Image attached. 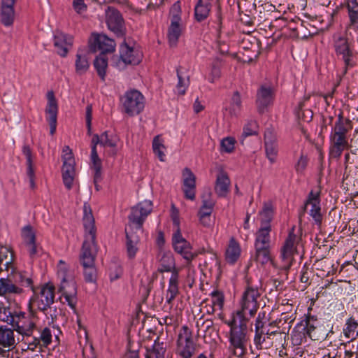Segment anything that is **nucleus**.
<instances>
[{
	"instance_id": "64",
	"label": "nucleus",
	"mask_w": 358,
	"mask_h": 358,
	"mask_svg": "<svg viewBox=\"0 0 358 358\" xmlns=\"http://www.w3.org/2000/svg\"><path fill=\"white\" fill-rule=\"evenodd\" d=\"M39 310L45 315L48 320H50L52 323L56 321L57 317L60 312V310H58L57 308L52 305L48 306L43 309H41Z\"/></svg>"
},
{
	"instance_id": "44",
	"label": "nucleus",
	"mask_w": 358,
	"mask_h": 358,
	"mask_svg": "<svg viewBox=\"0 0 358 358\" xmlns=\"http://www.w3.org/2000/svg\"><path fill=\"white\" fill-rule=\"evenodd\" d=\"M76 71L78 74L85 73L90 67L87 55L83 50H78L75 62Z\"/></svg>"
},
{
	"instance_id": "5",
	"label": "nucleus",
	"mask_w": 358,
	"mask_h": 358,
	"mask_svg": "<svg viewBox=\"0 0 358 358\" xmlns=\"http://www.w3.org/2000/svg\"><path fill=\"white\" fill-rule=\"evenodd\" d=\"M260 295L258 287L248 282L240 301L241 309L233 315L249 319L254 317L259 306L257 299Z\"/></svg>"
},
{
	"instance_id": "39",
	"label": "nucleus",
	"mask_w": 358,
	"mask_h": 358,
	"mask_svg": "<svg viewBox=\"0 0 358 358\" xmlns=\"http://www.w3.org/2000/svg\"><path fill=\"white\" fill-rule=\"evenodd\" d=\"M271 227L260 225L255 234V246H270Z\"/></svg>"
},
{
	"instance_id": "3",
	"label": "nucleus",
	"mask_w": 358,
	"mask_h": 358,
	"mask_svg": "<svg viewBox=\"0 0 358 358\" xmlns=\"http://www.w3.org/2000/svg\"><path fill=\"white\" fill-rule=\"evenodd\" d=\"M331 43L336 57L344 64L343 73L345 74L349 69L357 66V52L346 34H334Z\"/></svg>"
},
{
	"instance_id": "61",
	"label": "nucleus",
	"mask_w": 358,
	"mask_h": 358,
	"mask_svg": "<svg viewBox=\"0 0 358 358\" xmlns=\"http://www.w3.org/2000/svg\"><path fill=\"white\" fill-rule=\"evenodd\" d=\"M92 162V169L94 171V183L96 185L101 182V161L99 158L91 159Z\"/></svg>"
},
{
	"instance_id": "49",
	"label": "nucleus",
	"mask_w": 358,
	"mask_h": 358,
	"mask_svg": "<svg viewBox=\"0 0 358 358\" xmlns=\"http://www.w3.org/2000/svg\"><path fill=\"white\" fill-rule=\"evenodd\" d=\"M177 77L178 82L176 85V93L178 95H184L189 85V80L188 76H185L181 71V68L178 67L176 69Z\"/></svg>"
},
{
	"instance_id": "24",
	"label": "nucleus",
	"mask_w": 358,
	"mask_h": 358,
	"mask_svg": "<svg viewBox=\"0 0 358 358\" xmlns=\"http://www.w3.org/2000/svg\"><path fill=\"white\" fill-rule=\"evenodd\" d=\"M73 38L71 36L62 31H56L54 35V46L61 57H66L73 45Z\"/></svg>"
},
{
	"instance_id": "7",
	"label": "nucleus",
	"mask_w": 358,
	"mask_h": 358,
	"mask_svg": "<svg viewBox=\"0 0 358 358\" xmlns=\"http://www.w3.org/2000/svg\"><path fill=\"white\" fill-rule=\"evenodd\" d=\"M120 101L123 111L129 116L138 115L145 107V98L136 90L127 91L121 97Z\"/></svg>"
},
{
	"instance_id": "62",
	"label": "nucleus",
	"mask_w": 358,
	"mask_h": 358,
	"mask_svg": "<svg viewBox=\"0 0 358 358\" xmlns=\"http://www.w3.org/2000/svg\"><path fill=\"white\" fill-rule=\"evenodd\" d=\"M212 298V303L215 307H217L219 310H222L224 302V296L222 292L219 290H214L210 294Z\"/></svg>"
},
{
	"instance_id": "4",
	"label": "nucleus",
	"mask_w": 358,
	"mask_h": 358,
	"mask_svg": "<svg viewBox=\"0 0 358 358\" xmlns=\"http://www.w3.org/2000/svg\"><path fill=\"white\" fill-rule=\"evenodd\" d=\"M57 268V275L60 279L58 290L62 294L60 299L62 303L66 302L72 309L75 310L77 303V286L73 275L62 260L59 262Z\"/></svg>"
},
{
	"instance_id": "6",
	"label": "nucleus",
	"mask_w": 358,
	"mask_h": 358,
	"mask_svg": "<svg viewBox=\"0 0 358 358\" xmlns=\"http://www.w3.org/2000/svg\"><path fill=\"white\" fill-rule=\"evenodd\" d=\"M10 324L14 330L23 336V340L27 344L34 331H38L35 318L32 315L22 311H15L13 322Z\"/></svg>"
},
{
	"instance_id": "29",
	"label": "nucleus",
	"mask_w": 358,
	"mask_h": 358,
	"mask_svg": "<svg viewBox=\"0 0 358 358\" xmlns=\"http://www.w3.org/2000/svg\"><path fill=\"white\" fill-rule=\"evenodd\" d=\"M126 233V250L127 255L129 259H134L138 251V245L140 243V238L137 234L131 231H127L125 229Z\"/></svg>"
},
{
	"instance_id": "8",
	"label": "nucleus",
	"mask_w": 358,
	"mask_h": 358,
	"mask_svg": "<svg viewBox=\"0 0 358 358\" xmlns=\"http://www.w3.org/2000/svg\"><path fill=\"white\" fill-rule=\"evenodd\" d=\"M294 231V227H292L280 250L281 264L280 268L282 270L288 271L292 266L294 255L296 252V245L301 240V238Z\"/></svg>"
},
{
	"instance_id": "58",
	"label": "nucleus",
	"mask_w": 358,
	"mask_h": 358,
	"mask_svg": "<svg viewBox=\"0 0 358 358\" xmlns=\"http://www.w3.org/2000/svg\"><path fill=\"white\" fill-rule=\"evenodd\" d=\"M221 62L218 59L215 60L211 66V71L208 76V80L213 83L221 76Z\"/></svg>"
},
{
	"instance_id": "35",
	"label": "nucleus",
	"mask_w": 358,
	"mask_h": 358,
	"mask_svg": "<svg viewBox=\"0 0 358 358\" xmlns=\"http://www.w3.org/2000/svg\"><path fill=\"white\" fill-rule=\"evenodd\" d=\"M230 180L224 172H220L216 178L215 192L220 197H224L229 192Z\"/></svg>"
},
{
	"instance_id": "53",
	"label": "nucleus",
	"mask_w": 358,
	"mask_h": 358,
	"mask_svg": "<svg viewBox=\"0 0 358 358\" xmlns=\"http://www.w3.org/2000/svg\"><path fill=\"white\" fill-rule=\"evenodd\" d=\"M261 225L271 227L270 222L273 216V210L271 204H265L260 213Z\"/></svg>"
},
{
	"instance_id": "56",
	"label": "nucleus",
	"mask_w": 358,
	"mask_h": 358,
	"mask_svg": "<svg viewBox=\"0 0 358 358\" xmlns=\"http://www.w3.org/2000/svg\"><path fill=\"white\" fill-rule=\"evenodd\" d=\"M301 327L296 325L292 333L291 338L294 345H301L302 341L308 336Z\"/></svg>"
},
{
	"instance_id": "23",
	"label": "nucleus",
	"mask_w": 358,
	"mask_h": 358,
	"mask_svg": "<svg viewBox=\"0 0 358 358\" xmlns=\"http://www.w3.org/2000/svg\"><path fill=\"white\" fill-rule=\"evenodd\" d=\"M182 191L187 199L194 201L196 194V176L187 167L182 171Z\"/></svg>"
},
{
	"instance_id": "51",
	"label": "nucleus",
	"mask_w": 358,
	"mask_h": 358,
	"mask_svg": "<svg viewBox=\"0 0 358 358\" xmlns=\"http://www.w3.org/2000/svg\"><path fill=\"white\" fill-rule=\"evenodd\" d=\"M316 322L317 319L315 316L308 315L305 320L301 321V322L297 325L302 326V329H303V331L308 335V336L312 338V333L315 329Z\"/></svg>"
},
{
	"instance_id": "42",
	"label": "nucleus",
	"mask_w": 358,
	"mask_h": 358,
	"mask_svg": "<svg viewBox=\"0 0 358 358\" xmlns=\"http://www.w3.org/2000/svg\"><path fill=\"white\" fill-rule=\"evenodd\" d=\"M178 271L176 268V263L173 256L171 253H164L160 259V266L158 268L159 273L173 272Z\"/></svg>"
},
{
	"instance_id": "10",
	"label": "nucleus",
	"mask_w": 358,
	"mask_h": 358,
	"mask_svg": "<svg viewBox=\"0 0 358 358\" xmlns=\"http://www.w3.org/2000/svg\"><path fill=\"white\" fill-rule=\"evenodd\" d=\"M97 252L96 233H85V240L80 253L81 265H94Z\"/></svg>"
},
{
	"instance_id": "15",
	"label": "nucleus",
	"mask_w": 358,
	"mask_h": 358,
	"mask_svg": "<svg viewBox=\"0 0 358 358\" xmlns=\"http://www.w3.org/2000/svg\"><path fill=\"white\" fill-rule=\"evenodd\" d=\"M152 210V201L145 200L131 208V213L129 215V220L131 223L135 224L136 229H141L145 218Z\"/></svg>"
},
{
	"instance_id": "45",
	"label": "nucleus",
	"mask_w": 358,
	"mask_h": 358,
	"mask_svg": "<svg viewBox=\"0 0 358 358\" xmlns=\"http://www.w3.org/2000/svg\"><path fill=\"white\" fill-rule=\"evenodd\" d=\"M255 260L264 265L271 262L273 265L274 263L272 261L270 246H255Z\"/></svg>"
},
{
	"instance_id": "55",
	"label": "nucleus",
	"mask_w": 358,
	"mask_h": 358,
	"mask_svg": "<svg viewBox=\"0 0 358 358\" xmlns=\"http://www.w3.org/2000/svg\"><path fill=\"white\" fill-rule=\"evenodd\" d=\"M241 108V99L240 94L236 91L231 98V106L229 108V113L231 115H237Z\"/></svg>"
},
{
	"instance_id": "34",
	"label": "nucleus",
	"mask_w": 358,
	"mask_h": 358,
	"mask_svg": "<svg viewBox=\"0 0 358 358\" xmlns=\"http://www.w3.org/2000/svg\"><path fill=\"white\" fill-rule=\"evenodd\" d=\"M241 252V249L240 244L234 237H231L225 252L226 261L229 264H234L240 257Z\"/></svg>"
},
{
	"instance_id": "25",
	"label": "nucleus",
	"mask_w": 358,
	"mask_h": 358,
	"mask_svg": "<svg viewBox=\"0 0 358 358\" xmlns=\"http://www.w3.org/2000/svg\"><path fill=\"white\" fill-rule=\"evenodd\" d=\"M274 92L271 87L262 85L257 93V106L260 113L273 103Z\"/></svg>"
},
{
	"instance_id": "37",
	"label": "nucleus",
	"mask_w": 358,
	"mask_h": 358,
	"mask_svg": "<svg viewBox=\"0 0 358 358\" xmlns=\"http://www.w3.org/2000/svg\"><path fill=\"white\" fill-rule=\"evenodd\" d=\"M15 285L20 287L29 288L32 292H35V287L31 276L26 272H14L11 275Z\"/></svg>"
},
{
	"instance_id": "18",
	"label": "nucleus",
	"mask_w": 358,
	"mask_h": 358,
	"mask_svg": "<svg viewBox=\"0 0 358 358\" xmlns=\"http://www.w3.org/2000/svg\"><path fill=\"white\" fill-rule=\"evenodd\" d=\"M47 106L45 110L46 120L50 125V133L53 135L56 131L57 123L58 103L53 91L47 93Z\"/></svg>"
},
{
	"instance_id": "27",
	"label": "nucleus",
	"mask_w": 358,
	"mask_h": 358,
	"mask_svg": "<svg viewBox=\"0 0 358 358\" xmlns=\"http://www.w3.org/2000/svg\"><path fill=\"white\" fill-rule=\"evenodd\" d=\"M168 346L166 338L158 336L151 348H146L145 358H164Z\"/></svg>"
},
{
	"instance_id": "19",
	"label": "nucleus",
	"mask_w": 358,
	"mask_h": 358,
	"mask_svg": "<svg viewBox=\"0 0 358 358\" xmlns=\"http://www.w3.org/2000/svg\"><path fill=\"white\" fill-rule=\"evenodd\" d=\"M120 57L125 64L136 65L141 61V53L124 38L120 47Z\"/></svg>"
},
{
	"instance_id": "54",
	"label": "nucleus",
	"mask_w": 358,
	"mask_h": 358,
	"mask_svg": "<svg viewBox=\"0 0 358 358\" xmlns=\"http://www.w3.org/2000/svg\"><path fill=\"white\" fill-rule=\"evenodd\" d=\"M152 149L155 154L159 157V160L163 162L164 161L165 155L164 153V150L165 147L163 144L162 139L160 138L159 136H157L154 138L152 141Z\"/></svg>"
},
{
	"instance_id": "57",
	"label": "nucleus",
	"mask_w": 358,
	"mask_h": 358,
	"mask_svg": "<svg viewBox=\"0 0 358 358\" xmlns=\"http://www.w3.org/2000/svg\"><path fill=\"white\" fill-rule=\"evenodd\" d=\"M10 252L7 248H3L0 250V271L7 270L13 261L12 255L10 254L9 257L8 255Z\"/></svg>"
},
{
	"instance_id": "20",
	"label": "nucleus",
	"mask_w": 358,
	"mask_h": 358,
	"mask_svg": "<svg viewBox=\"0 0 358 358\" xmlns=\"http://www.w3.org/2000/svg\"><path fill=\"white\" fill-rule=\"evenodd\" d=\"M211 196L212 192L210 189H208L201 196L202 206L199 211V217L200 222L205 227L210 225V216L215 204V201L212 199Z\"/></svg>"
},
{
	"instance_id": "38",
	"label": "nucleus",
	"mask_w": 358,
	"mask_h": 358,
	"mask_svg": "<svg viewBox=\"0 0 358 358\" xmlns=\"http://www.w3.org/2000/svg\"><path fill=\"white\" fill-rule=\"evenodd\" d=\"M22 153L27 159V175L29 178L30 186L32 189H34L36 186L34 182L35 171L33 164L31 150L28 145H23Z\"/></svg>"
},
{
	"instance_id": "43",
	"label": "nucleus",
	"mask_w": 358,
	"mask_h": 358,
	"mask_svg": "<svg viewBox=\"0 0 358 358\" xmlns=\"http://www.w3.org/2000/svg\"><path fill=\"white\" fill-rule=\"evenodd\" d=\"M15 20L14 6L8 5H1L0 20L6 27L11 26Z\"/></svg>"
},
{
	"instance_id": "46",
	"label": "nucleus",
	"mask_w": 358,
	"mask_h": 358,
	"mask_svg": "<svg viewBox=\"0 0 358 358\" xmlns=\"http://www.w3.org/2000/svg\"><path fill=\"white\" fill-rule=\"evenodd\" d=\"M344 336L351 341L355 339L358 336V322L353 317L347 320L343 329Z\"/></svg>"
},
{
	"instance_id": "60",
	"label": "nucleus",
	"mask_w": 358,
	"mask_h": 358,
	"mask_svg": "<svg viewBox=\"0 0 358 358\" xmlns=\"http://www.w3.org/2000/svg\"><path fill=\"white\" fill-rule=\"evenodd\" d=\"M84 268V277L87 282H95L97 276L96 269L94 265H82Z\"/></svg>"
},
{
	"instance_id": "48",
	"label": "nucleus",
	"mask_w": 358,
	"mask_h": 358,
	"mask_svg": "<svg viewBox=\"0 0 358 358\" xmlns=\"http://www.w3.org/2000/svg\"><path fill=\"white\" fill-rule=\"evenodd\" d=\"M94 66L97 72L98 76L101 80H105L106 74V69L108 67V58L106 55H99L94 61Z\"/></svg>"
},
{
	"instance_id": "13",
	"label": "nucleus",
	"mask_w": 358,
	"mask_h": 358,
	"mask_svg": "<svg viewBox=\"0 0 358 358\" xmlns=\"http://www.w3.org/2000/svg\"><path fill=\"white\" fill-rule=\"evenodd\" d=\"M320 192H314L311 190L305 201L303 210L308 211L314 223L319 227L322 222L323 216L321 213Z\"/></svg>"
},
{
	"instance_id": "26",
	"label": "nucleus",
	"mask_w": 358,
	"mask_h": 358,
	"mask_svg": "<svg viewBox=\"0 0 358 358\" xmlns=\"http://www.w3.org/2000/svg\"><path fill=\"white\" fill-rule=\"evenodd\" d=\"M264 148L266 157L273 164L276 161L278 148L276 138L271 131H266L264 134Z\"/></svg>"
},
{
	"instance_id": "16",
	"label": "nucleus",
	"mask_w": 358,
	"mask_h": 358,
	"mask_svg": "<svg viewBox=\"0 0 358 358\" xmlns=\"http://www.w3.org/2000/svg\"><path fill=\"white\" fill-rule=\"evenodd\" d=\"M106 23L108 29L118 38H124L126 33L124 20L117 9L108 7L106 11Z\"/></svg>"
},
{
	"instance_id": "33",
	"label": "nucleus",
	"mask_w": 358,
	"mask_h": 358,
	"mask_svg": "<svg viewBox=\"0 0 358 358\" xmlns=\"http://www.w3.org/2000/svg\"><path fill=\"white\" fill-rule=\"evenodd\" d=\"M15 344L14 329L7 325L0 326V345L5 348H13Z\"/></svg>"
},
{
	"instance_id": "21",
	"label": "nucleus",
	"mask_w": 358,
	"mask_h": 358,
	"mask_svg": "<svg viewBox=\"0 0 358 358\" xmlns=\"http://www.w3.org/2000/svg\"><path fill=\"white\" fill-rule=\"evenodd\" d=\"M39 336H36L34 334L29 338L27 343V348L30 350H35L37 348H47L52 341V330L49 327H44L38 331Z\"/></svg>"
},
{
	"instance_id": "31",
	"label": "nucleus",
	"mask_w": 358,
	"mask_h": 358,
	"mask_svg": "<svg viewBox=\"0 0 358 358\" xmlns=\"http://www.w3.org/2000/svg\"><path fill=\"white\" fill-rule=\"evenodd\" d=\"M178 284L179 271H174L169 278V286L166 294V301L171 306H172L173 300L179 294Z\"/></svg>"
},
{
	"instance_id": "22",
	"label": "nucleus",
	"mask_w": 358,
	"mask_h": 358,
	"mask_svg": "<svg viewBox=\"0 0 358 358\" xmlns=\"http://www.w3.org/2000/svg\"><path fill=\"white\" fill-rule=\"evenodd\" d=\"M92 46L94 51L99 50L100 55L113 52L115 50V42L105 34H93Z\"/></svg>"
},
{
	"instance_id": "1",
	"label": "nucleus",
	"mask_w": 358,
	"mask_h": 358,
	"mask_svg": "<svg viewBox=\"0 0 358 358\" xmlns=\"http://www.w3.org/2000/svg\"><path fill=\"white\" fill-rule=\"evenodd\" d=\"M249 318H243L232 315L231 320L225 322L230 327L229 336V350L238 357L246 352L248 342L250 341V331L248 324Z\"/></svg>"
},
{
	"instance_id": "52",
	"label": "nucleus",
	"mask_w": 358,
	"mask_h": 358,
	"mask_svg": "<svg viewBox=\"0 0 358 358\" xmlns=\"http://www.w3.org/2000/svg\"><path fill=\"white\" fill-rule=\"evenodd\" d=\"M14 314L15 311L12 312L9 306L0 301V320L10 324L13 322Z\"/></svg>"
},
{
	"instance_id": "47",
	"label": "nucleus",
	"mask_w": 358,
	"mask_h": 358,
	"mask_svg": "<svg viewBox=\"0 0 358 358\" xmlns=\"http://www.w3.org/2000/svg\"><path fill=\"white\" fill-rule=\"evenodd\" d=\"M266 331L264 329H259L257 327L255 329V334L254 337V343L258 350L268 349V335L266 334Z\"/></svg>"
},
{
	"instance_id": "28",
	"label": "nucleus",
	"mask_w": 358,
	"mask_h": 358,
	"mask_svg": "<svg viewBox=\"0 0 358 358\" xmlns=\"http://www.w3.org/2000/svg\"><path fill=\"white\" fill-rule=\"evenodd\" d=\"M296 23L299 24L294 28L291 27L289 25V29L294 31L296 36L302 38H307L310 36H314L317 34L318 30L324 29L323 27L317 28L315 25L300 19H297Z\"/></svg>"
},
{
	"instance_id": "30",
	"label": "nucleus",
	"mask_w": 358,
	"mask_h": 358,
	"mask_svg": "<svg viewBox=\"0 0 358 358\" xmlns=\"http://www.w3.org/2000/svg\"><path fill=\"white\" fill-rule=\"evenodd\" d=\"M23 288L17 286L13 281L11 275L0 278V296L6 294H22Z\"/></svg>"
},
{
	"instance_id": "59",
	"label": "nucleus",
	"mask_w": 358,
	"mask_h": 358,
	"mask_svg": "<svg viewBox=\"0 0 358 358\" xmlns=\"http://www.w3.org/2000/svg\"><path fill=\"white\" fill-rule=\"evenodd\" d=\"M258 134V124L255 120H250L244 126L241 137L246 138Z\"/></svg>"
},
{
	"instance_id": "14",
	"label": "nucleus",
	"mask_w": 358,
	"mask_h": 358,
	"mask_svg": "<svg viewBox=\"0 0 358 358\" xmlns=\"http://www.w3.org/2000/svg\"><path fill=\"white\" fill-rule=\"evenodd\" d=\"M181 8L179 1L175 3L170 10L171 25L168 31V38L171 45H176L181 34Z\"/></svg>"
},
{
	"instance_id": "17",
	"label": "nucleus",
	"mask_w": 358,
	"mask_h": 358,
	"mask_svg": "<svg viewBox=\"0 0 358 358\" xmlns=\"http://www.w3.org/2000/svg\"><path fill=\"white\" fill-rule=\"evenodd\" d=\"M33 293V301L38 310L48 306L53 305L55 300V286L49 283L43 285L40 287L38 292L35 287V292Z\"/></svg>"
},
{
	"instance_id": "41",
	"label": "nucleus",
	"mask_w": 358,
	"mask_h": 358,
	"mask_svg": "<svg viewBox=\"0 0 358 358\" xmlns=\"http://www.w3.org/2000/svg\"><path fill=\"white\" fill-rule=\"evenodd\" d=\"M347 8L350 27L355 30H358V0H348Z\"/></svg>"
},
{
	"instance_id": "12",
	"label": "nucleus",
	"mask_w": 358,
	"mask_h": 358,
	"mask_svg": "<svg viewBox=\"0 0 358 358\" xmlns=\"http://www.w3.org/2000/svg\"><path fill=\"white\" fill-rule=\"evenodd\" d=\"M172 245L175 252L180 254L187 264L197 257V253L193 251L190 243L182 236L180 229H176L173 233Z\"/></svg>"
},
{
	"instance_id": "63",
	"label": "nucleus",
	"mask_w": 358,
	"mask_h": 358,
	"mask_svg": "<svg viewBox=\"0 0 358 358\" xmlns=\"http://www.w3.org/2000/svg\"><path fill=\"white\" fill-rule=\"evenodd\" d=\"M22 237L24 244L30 242H36V234L31 226L27 225L22 228Z\"/></svg>"
},
{
	"instance_id": "11",
	"label": "nucleus",
	"mask_w": 358,
	"mask_h": 358,
	"mask_svg": "<svg viewBox=\"0 0 358 358\" xmlns=\"http://www.w3.org/2000/svg\"><path fill=\"white\" fill-rule=\"evenodd\" d=\"M63 153V166L62 169V180L66 188L69 190L72 188L76 176V163L72 151L69 146L64 148Z\"/></svg>"
},
{
	"instance_id": "36",
	"label": "nucleus",
	"mask_w": 358,
	"mask_h": 358,
	"mask_svg": "<svg viewBox=\"0 0 358 358\" xmlns=\"http://www.w3.org/2000/svg\"><path fill=\"white\" fill-rule=\"evenodd\" d=\"M266 334L268 335V349L274 348L276 350H280V348H285L286 338L287 336V334L285 331L277 332L276 331H273L268 332L266 331Z\"/></svg>"
},
{
	"instance_id": "32",
	"label": "nucleus",
	"mask_w": 358,
	"mask_h": 358,
	"mask_svg": "<svg viewBox=\"0 0 358 358\" xmlns=\"http://www.w3.org/2000/svg\"><path fill=\"white\" fill-rule=\"evenodd\" d=\"M212 0H198L194 7V18L198 22L204 21L209 16Z\"/></svg>"
},
{
	"instance_id": "2",
	"label": "nucleus",
	"mask_w": 358,
	"mask_h": 358,
	"mask_svg": "<svg viewBox=\"0 0 358 358\" xmlns=\"http://www.w3.org/2000/svg\"><path fill=\"white\" fill-rule=\"evenodd\" d=\"M350 121L344 119L342 113L338 115L337 120L331 128L329 136L330 158L338 159L343 150L348 147V133L350 131Z\"/></svg>"
},
{
	"instance_id": "50",
	"label": "nucleus",
	"mask_w": 358,
	"mask_h": 358,
	"mask_svg": "<svg viewBox=\"0 0 358 358\" xmlns=\"http://www.w3.org/2000/svg\"><path fill=\"white\" fill-rule=\"evenodd\" d=\"M338 358H358L356 348L350 343L341 344L338 348Z\"/></svg>"
},
{
	"instance_id": "40",
	"label": "nucleus",
	"mask_w": 358,
	"mask_h": 358,
	"mask_svg": "<svg viewBox=\"0 0 358 358\" xmlns=\"http://www.w3.org/2000/svg\"><path fill=\"white\" fill-rule=\"evenodd\" d=\"M84 215L83 218L85 233H96L94 218L93 217L90 206L85 203L83 206Z\"/></svg>"
},
{
	"instance_id": "9",
	"label": "nucleus",
	"mask_w": 358,
	"mask_h": 358,
	"mask_svg": "<svg viewBox=\"0 0 358 358\" xmlns=\"http://www.w3.org/2000/svg\"><path fill=\"white\" fill-rule=\"evenodd\" d=\"M195 350L192 331L187 326L184 325L178 336L176 352L181 358H191Z\"/></svg>"
}]
</instances>
